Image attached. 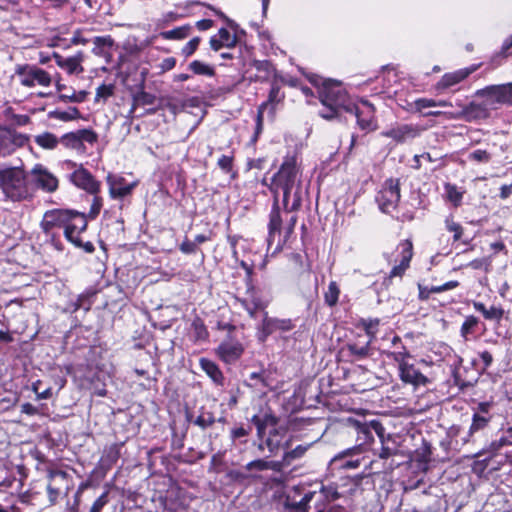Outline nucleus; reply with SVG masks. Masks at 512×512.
Segmentation results:
<instances>
[{
  "label": "nucleus",
  "instance_id": "f257e3e1",
  "mask_svg": "<svg viewBox=\"0 0 512 512\" xmlns=\"http://www.w3.org/2000/svg\"><path fill=\"white\" fill-rule=\"evenodd\" d=\"M302 157L298 149L288 150L278 171L273 175L270 190L274 196L283 193L285 213H294L301 207L303 191L300 184Z\"/></svg>",
  "mask_w": 512,
  "mask_h": 512
},
{
  "label": "nucleus",
  "instance_id": "f03ea898",
  "mask_svg": "<svg viewBox=\"0 0 512 512\" xmlns=\"http://www.w3.org/2000/svg\"><path fill=\"white\" fill-rule=\"evenodd\" d=\"M40 228L47 240L57 249L62 250L59 229L64 230L65 238L71 242H78V235L87 228V218L84 213L70 209H51L44 213Z\"/></svg>",
  "mask_w": 512,
  "mask_h": 512
},
{
  "label": "nucleus",
  "instance_id": "7ed1b4c3",
  "mask_svg": "<svg viewBox=\"0 0 512 512\" xmlns=\"http://www.w3.org/2000/svg\"><path fill=\"white\" fill-rule=\"evenodd\" d=\"M309 82L318 88L319 100L323 105L320 116L325 119H333L340 115L351 104L346 91L335 80L323 79L316 74H305Z\"/></svg>",
  "mask_w": 512,
  "mask_h": 512
},
{
  "label": "nucleus",
  "instance_id": "20e7f679",
  "mask_svg": "<svg viewBox=\"0 0 512 512\" xmlns=\"http://www.w3.org/2000/svg\"><path fill=\"white\" fill-rule=\"evenodd\" d=\"M349 423L356 432L358 444L335 455L333 457L334 463H337V461L349 455H362L374 442V434L379 438L382 437V432H385V428L381 422L375 419L363 422L355 419H349Z\"/></svg>",
  "mask_w": 512,
  "mask_h": 512
},
{
  "label": "nucleus",
  "instance_id": "39448f33",
  "mask_svg": "<svg viewBox=\"0 0 512 512\" xmlns=\"http://www.w3.org/2000/svg\"><path fill=\"white\" fill-rule=\"evenodd\" d=\"M0 187L5 196L12 201H21L29 197L23 174L13 168L0 169Z\"/></svg>",
  "mask_w": 512,
  "mask_h": 512
},
{
  "label": "nucleus",
  "instance_id": "423d86ee",
  "mask_svg": "<svg viewBox=\"0 0 512 512\" xmlns=\"http://www.w3.org/2000/svg\"><path fill=\"white\" fill-rule=\"evenodd\" d=\"M64 170H69L71 173L68 176L69 181L77 188L85 190L89 194H98L100 191V182L83 167L72 160H65L61 164Z\"/></svg>",
  "mask_w": 512,
  "mask_h": 512
},
{
  "label": "nucleus",
  "instance_id": "0eeeda50",
  "mask_svg": "<svg viewBox=\"0 0 512 512\" xmlns=\"http://www.w3.org/2000/svg\"><path fill=\"white\" fill-rule=\"evenodd\" d=\"M388 356L398 364L399 376L404 383L425 386L429 382L428 378L410 363L412 356L407 349H403V352L389 353Z\"/></svg>",
  "mask_w": 512,
  "mask_h": 512
},
{
  "label": "nucleus",
  "instance_id": "6e6552de",
  "mask_svg": "<svg viewBox=\"0 0 512 512\" xmlns=\"http://www.w3.org/2000/svg\"><path fill=\"white\" fill-rule=\"evenodd\" d=\"M15 75L19 78L20 84L28 88L48 87L52 83L50 74L35 64L16 65Z\"/></svg>",
  "mask_w": 512,
  "mask_h": 512
},
{
  "label": "nucleus",
  "instance_id": "1a4fd4ad",
  "mask_svg": "<svg viewBox=\"0 0 512 512\" xmlns=\"http://www.w3.org/2000/svg\"><path fill=\"white\" fill-rule=\"evenodd\" d=\"M400 200V183L399 179H387L381 190L376 196V202L380 210L384 213H390L397 207Z\"/></svg>",
  "mask_w": 512,
  "mask_h": 512
},
{
  "label": "nucleus",
  "instance_id": "9d476101",
  "mask_svg": "<svg viewBox=\"0 0 512 512\" xmlns=\"http://www.w3.org/2000/svg\"><path fill=\"white\" fill-rule=\"evenodd\" d=\"M458 109L452 112H445L447 119H464L466 121L484 120L490 117V109L484 102H470L467 105L457 103Z\"/></svg>",
  "mask_w": 512,
  "mask_h": 512
},
{
  "label": "nucleus",
  "instance_id": "9b49d317",
  "mask_svg": "<svg viewBox=\"0 0 512 512\" xmlns=\"http://www.w3.org/2000/svg\"><path fill=\"white\" fill-rule=\"evenodd\" d=\"M295 327L291 319H279L269 317L265 311L262 322L257 327V338L265 342L267 338L276 331L288 332Z\"/></svg>",
  "mask_w": 512,
  "mask_h": 512
},
{
  "label": "nucleus",
  "instance_id": "f8f14e48",
  "mask_svg": "<svg viewBox=\"0 0 512 512\" xmlns=\"http://www.w3.org/2000/svg\"><path fill=\"white\" fill-rule=\"evenodd\" d=\"M345 112L351 113L356 117L357 124L362 130L372 131L376 128L374 107L368 101H361L359 104L351 102Z\"/></svg>",
  "mask_w": 512,
  "mask_h": 512
},
{
  "label": "nucleus",
  "instance_id": "ddd939ff",
  "mask_svg": "<svg viewBox=\"0 0 512 512\" xmlns=\"http://www.w3.org/2000/svg\"><path fill=\"white\" fill-rule=\"evenodd\" d=\"M421 128L414 124H396L381 133L382 136L394 140L396 143H405L418 137Z\"/></svg>",
  "mask_w": 512,
  "mask_h": 512
},
{
  "label": "nucleus",
  "instance_id": "4468645a",
  "mask_svg": "<svg viewBox=\"0 0 512 512\" xmlns=\"http://www.w3.org/2000/svg\"><path fill=\"white\" fill-rule=\"evenodd\" d=\"M31 175L35 184L42 190L52 193L58 189V179L42 164H36L32 170Z\"/></svg>",
  "mask_w": 512,
  "mask_h": 512
},
{
  "label": "nucleus",
  "instance_id": "2eb2a0df",
  "mask_svg": "<svg viewBox=\"0 0 512 512\" xmlns=\"http://www.w3.org/2000/svg\"><path fill=\"white\" fill-rule=\"evenodd\" d=\"M243 352V344L232 338L222 341L216 349V354L227 364L236 362L242 356Z\"/></svg>",
  "mask_w": 512,
  "mask_h": 512
},
{
  "label": "nucleus",
  "instance_id": "dca6fc26",
  "mask_svg": "<svg viewBox=\"0 0 512 512\" xmlns=\"http://www.w3.org/2000/svg\"><path fill=\"white\" fill-rule=\"evenodd\" d=\"M238 33H244L239 28L230 32L227 28H220L218 32L210 37L209 44L212 50L219 51L222 48H234L238 42Z\"/></svg>",
  "mask_w": 512,
  "mask_h": 512
},
{
  "label": "nucleus",
  "instance_id": "f3484780",
  "mask_svg": "<svg viewBox=\"0 0 512 512\" xmlns=\"http://www.w3.org/2000/svg\"><path fill=\"white\" fill-rule=\"evenodd\" d=\"M398 249H400V262L390 270L387 280H391L394 277H402L410 265L413 256L412 242L403 240L399 243Z\"/></svg>",
  "mask_w": 512,
  "mask_h": 512
},
{
  "label": "nucleus",
  "instance_id": "a211bd4d",
  "mask_svg": "<svg viewBox=\"0 0 512 512\" xmlns=\"http://www.w3.org/2000/svg\"><path fill=\"white\" fill-rule=\"evenodd\" d=\"M477 68V65H472L470 67L462 68L454 72L445 73L436 83L435 89L437 91H444L448 88H451L465 80L470 74L476 71Z\"/></svg>",
  "mask_w": 512,
  "mask_h": 512
},
{
  "label": "nucleus",
  "instance_id": "6ab92c4d",
  "mask_svg": "<svg viewBox=\"0 0 512 512\" xmlns=\"http://www.w3.org/2000/svg\"><path fill=\"white\" fill-rule=\"evenodd\" d=\"M107 184L109 186V194L113 199H122L131 194L136 183H128L122 176L108 174Z\"/></svg>",
  "mask_w": 512,
  "mask_h": 512
},
{
  "label": "nucleus",
  "instance_id": "aec40b11",
  "mask_svg": "<svg viewBox=\"0 0 512 512\" xmlns=\"http://www.w3.org/2000/svg\"><path fill=\"white\" fill-rule=\"evenodd\" d=\"M282 229V215L279 207V197L274 196V201L272 209L269 214L268 223L267 242L269 246L272 245V243L274 242L276 235L281 234Z\"/></svg>",
  "mask_w": 512,
  "mask_h": 512
},
{
  "label": "nucleus",
  "instance_id": "412c9836",
  "mask_svg": "<svg viewBox=\"0 0 512 512\" xmlns=\"http://www.w3.org/2000/svg\"><path fill=\"white\" fill-rule=\"evenodd\" d=\"M493 456H504L509 458L512 455V427L508 428L499 438L490 443L487 450Z\"/></svg>",
  "mask_w": 512,
  "mask_h": 512
},
{
  "label": "nucleus",
  "instance_id": "4be33fe9",
  "mask_svg": "<svg viewBox=\"0 0 512 512\" xmlns=\"http://www.w3.org/2000/svg\"><path fill=\"white\" fill-rule=\"evenodd\" d=\"M475 96L483 99L488 108L496 109L498 105H503L501 85H488L484 88L478 89Z\"/></svg>",
  "mask_w": 512,
  "mask_h": 512
},
{
  "label": "nucleus",
  "instance_id": "5701e85b",
  "mask_svg": "<svg viewBox=\"0 0 512 512\" xmlns=\"http://www.w3.org/2000/svg\"><path fill=\"white\" fill-rule=\"evenodd\" d=\"M301 496L299 501L295 502L293 498L285 499V506L293 512H308L309 503L315 499L316 491H310L306 487L302 486Z\"/></svg>",
  "mask_w": 512,
  "mask_h": 512
},
{
  "label": "nucleus",
  "instance_id": "b1692460",
  "mask_svg": "<svg viewBox=\"0 0 512 512\" xmlns=\"http://www.w3.org/2000/svg\"><path fill=\"white\" fill-rule=\"evenodd\" d=\"M371 339L358 340L347 343L348 352L355 360H363L372 355Z\"/></svg>",
  "mask_w": 512,
  "mask_h": 512
},
{
  "label": "nucleus",
  "instance_id": "393cba45",
  "mask_svg": "<svg viewBox=\"0 0 512 512\" xmlns=\"http://www.w3.org/2000/svg\"><path fill=\"white\" fill-rule=\"evenodd\" d=\"M53 58L55 59L56 64L66 70L69 74L82 72L83 68L81 67V57H67L64 58L58 53H53Z\"/></svg>",
  "mask_w": 512,
  "mask_h": 512
},
{
  "label": "nucleus",
  "instance_id": "a878e982",
  "mask_svg": "<svg viewBox=\"0 0 512 512\" xmlns=\"http://www.w3.org/2000/svg\"><path fill=\"white\" fill-rule=\"evenodd\" d=\"M120 457V445L112 444L106 447L99 460V466L102 470L108 471L118 461Z\"/></svg>",
  "mask_w": 512,
  "mask_h": 512
},
{
  "label": "nucleus",
  "instance_id": "bb28decb",
  "mask_svg": "<svg viewBox=\"0 0 512 512\" xmlns=\"http://www.w3.org/2000/svg\"><path fill=\"white\" fill-rule=\"evenodd\" d=\"M201 369L210 377V379L217 385L224 384V375L218 365L207 358H201L199 361Z\"/></svg>",
  "mask_w": 512,
  "mask_h": 512
},
{
  "label": "nucleus",
  "instance_id": "cd10ccee",
  "mask_svg": "<svg viewBox=\"0 0 512 512\" xmlns=\"http://www.w3.org/2000/svg\"><path fill=\"white\" fill-rule=\"evenodd\" d=\"M340 497V494L337 490V487L334 485L323 486L319 492H316V512H324L325 506L324 504H318V502H322L326 500L328 502L337 500Z\"/></svg>",
  "mask_w": 512,
  "mask_h": 512
},
{
  "label": "nucleus",
  "instance_id": "c85d7f7f",
  "mask_svg": "<svg viewBox=\"0 0 512 512\" xmlns=\"http://www.w3.org/2000/svg\"><path fill=\"white\" fill-rule=\"evenodd\" d=\"M381 442V449L378 454L381 459H388L389 457L398 453V445L391 434H387L386 431L382 432V437H379Z\"/></svg>",
  "mask_w": 512,
  "mask_h": 512
},
{
  "label": "nucleus",
  "instance_id": "c756f323",
  "mask_svg": "<svg viewBox=\"0 0 512 512\" xmlns=\"http://www.w3.org/2000/svg\"><path fill=\"white\" fill-rule=\"evenodd\" d=\"M284 436L285 432L277 428H273V430L269 432V435L265 440V445L268 448L270 454H276L278 452L282 446Z\"/></svg>",
  "mask_w": 512,
  "mask_h": 512
},
{
  "label": "nucleus",
  "instance_id": "7c9ffc66",
  "mask_svg": "<svg viewBox=\"0 0 512 512\" xmlns=\"http://www.w3.org/2000/svg\"><path fill=\"white\" fill-rule=\"evenodd\" d=\"M473 307L476 311L481 312L487 320L500 321L504 314V310L501 307L491 306L487 309L481 302H474Z\"/></svg>",
  "mask_w": 512,
  "mask_h": 512
},
{
  "label": "nucleus",
  "instance_id": "2f4dec72",
  "mask_svg": "<svg viewBox=\"0 0 512 512\" xmlns=\"http://www.w3.org/2000/svg\"><path fill=\"white\" fill-rule=\"evenodd\" d=\"M192 29L193 27L191 25L185 24L171 30L162 31L160 36L166 40H182L190 35Z\"/></svg>",
  "mask_w": 512,
  "mask_h": 512
},
{
  "label": "nucleus",
  "instance_id": "473e14b6",
  "mask_svg": "<svg viewBox=\"0 0 512 512\" xmlns=\"http://www.w3.org/2000/svg\"><path fill=\"white\" fill-rule=\"evenodd\" d=\"M48 117L50 119L68 122L80 118V112L76 107H69L67 110L55 109L48 112Z\"/></svg>",
  "mask_w": 512,
  "mask_h": 512
},
{
  "label": "nucleus",
  "instance_id": "72a5a7b5",
  "mask_svg": "<svg viewBox=\"0 0 512 512\" xmlns=\"http://www.w3.org/2000/svg\"><path fill=\"white\" fill-rule=\"evenodd\" d=\"M34 141L39 147L46 150L55 149L60 142L57 136L51 132H43L41 134L36 135L34 137Z\"/></svg>",
  "mask_w": 512,
  "mask_h": 512
},
{
  "label": "nucleus",
  "instance_id": "f704fd0d",
  "mask_svg": "<svg viewBox=\"0 0 512 512\" xmlns=\"http://www.w3.org/2000/svg\"><path fill=\"white\" fill-rule=\"evenodd\" d=\"M251 422L256 426L257 428V435L259 438H262L265 434V430L268 426H275L277 423V420L272 415H265L264 417H260L258 415H254L251 418Z\"/></svg>",
  "mask_w": 512,
  "mask_h": 512
},
{
  "label": "nucleus",
  "instance_id": "c9c22d12",
  "mask_svg": "<svg viewBox=\"0 0 512 512\" xmlns=\"http://www.w3.org/2000/svg\"><path fill=\"white\" fill-rule=\"evenodd\" d=\"M216 422L215 416L212 412L207 411L204 407H201L199 410V415L195 418L193 423L200 427L202 430H205L211 427Z\"/></svg>",
  "mask_w": 512,
  "mask_h": 512
},
{
  "label": "nucleus",
  "instance_id": "e433bc0d",
  "mask_svg": "<svg viewBox=\"0 0 512 512\" xmlns=\"http://www.w3.org/2000/svg\"><path fill=\"white\" fill-rule=\"evenodd\" d=\"M245 385L254 389H262L268 386L264 371L252 372L249 374Z\"/></svg>",
  "mask_w": 512,
  "mask_h": 512
},
{
  "label": "nucleus",
  "instance_id": "4c0bfd02",
  "mask_svg": "<svg viewBox=\"0 0 512 512\" xmlns=\"http://www.w3.org/2000/svg\"><path fill=\"white\" fill-rule=\"evenodd\" d=\"M361 460V455H349L337 461V463H334L332 458L330 464L340 469H356L360 466Z\"/></svg>",
  "mask_w": 512,
  "mask_h": 512
},
{
  "label": "nucleus",
  "instance_id": "58836bf2",
  "mask_svg": "<svg viewBox=\"0 0 512 512\" xmlns=\"http://www.w3.org/2000/svg\"><path fill=\"white\" fill-rule=\"evenodd\" d=\"M489 421L490 417L481 415L479 413H474L468 435L472 436L476 432L484 430L488 426Z\"/></svg>",
  "mask_w": 512,
  "mask_h": 512
},
{
  "label": "nucleus",
  "instance_id": "ea45409f",
  "mask_svg": "<svg viewBox=\"0 0 512 512\" xmlns=\"http://www.w3.org/2000/svg\"><path fill=\"white\" fill-rule=\"evenodd\" d=\"M340 295V289L335 281H331L328 285L327 290L324 292V301L329 307H333L337 304Z\"/></svg>",
  "mask_w": 512,
  "mask_h": 512
},
{
  "label": "nucleus",
  "instance_id": "a19ab883",
  "mask_svg": "<svg viewBox=\"0 0 512 512\" xmlns=\"http://www.w3.org/2000/svg\"><path fill=\"white\" fill-rule=\"evenodd\" d=\"M279 466L278 462L265 461L263 459H256L246 464L245 469L247 471L258 470L264 471L268 469L277 470Z\"/></svg>",
  "mask_w": 512,
  "mask_h": 512
},
{
  "label": "nucleus",
  "instance_id": "79ce46f5",
  "mask_svg": "<svg viewBox=\"0 0 512 512\" xmlns=\"http://www.w3.org/2000/svg\"><path fill=\"white\" fill-rule=\"evenodd\" d=\"M448 200L455 206L458 207L462 203L463 191H461L456 185L447 183L444 186Z\"/></svg>",
  "mask_w": 512,
  "mask_h": 512
},
{
  "label": "nucleus",
  "instance_id": "37998d69",
  "mask_svg": "<svg viewBox=\"0 0 512 512\" xmlns=\"http://www.w3.org/2000/svg\"><path fill=\"white\" fill-rule=\"evenodd\" d=\"M310 446H311V444L298 445L294 449L284 453L283 459H282L283 463L290 465L292 463V461L303 457Z\"/></svg>",
  "mask_w": 512,
  "mask_h": 512
},
{
  "label": "nucleus",
  "instance_id": "c03bdc74",
  "mask_svg": "<svg viewBox=\"0 0 512 512\" xmlns=\"http://www.w3.org/2000/svg\"><path fill=\"white\" fill-rule=\"evenodd\" d=\"M189 68L194 74H197V75H205V76L212 77L215 74L213 67H211L199 60L192 61L189 64Z\"/></svg>",
  "mask_w": 512,
  "mask_h": 512
},
{
  "label": "nucleus",
  "instance_id": "a18cd8bd",
  "mask_svg": "<svg viewBox=\"0 0 512 512\" xmlns=\"http://www.w3.org/2000/svg\"><path fill=\"white\" fill-rule=\"evenodd\" d=\"M60 142L67 148L82 150L80 140L76 131L64 134Z\"/></svg>",
  "mask_w": 512,
  "mask_h": 512
},
{
  "label": "nucleus",
  "instance_id": "49530a36",
  "mask_svg": "<svg viewBox=\"0 0 512 512\" xmlns=\"http://www.w3.org/2000/svg\"><path fill=\"white\" fill-rule=\"evenodd\" d=\"M468 160L475 163L486 164L490 162L492 155L484 149H476L467 156Z\"/></svg>",
  "mask_w": 512,
  "mask_h": 512
},
{
  "label": "nucleus",
  "instance_id": "de8ad7c7",
  "mask_svg": "<svg viewBox=\"0 0 512 512\" xmlns=\"http://www.w3.org/2000/svg\"><path fill=\"white\" fill-rule=\"evenodd\" d=\"M80 140L82 150H84V143L93 145L98 140L97 133L92 129H80L76 131Z\"/></svg>",
  "mask_w": 512,
  "mask_h": 512
},
{
  "label": "nucleus",
  "instance_id": "09e8293b",
  "mask_svg": "<svg viewBox=\"0 0 512 512\" xmlns=\"http://www.w3.org/2000/svg\"><path fill=\"white\" fill-rule=\"evenodd\" d=\"M92 305L89 294H80L77 299L71 302L70 307L72 312H76L79 309H84L88 311Z\"/></svg>",
  "mask_w": 512,
  "mask_h": 512
},
{
  "label": "nucleus",
  "instance_id": "8fccbe9b",
  "mask_svg": "<svg viewBox=\"0 0 512 512\" xmlns=\"http://www.w3.org/2000/svg\"><path fill=\"white\" fill-rule=\"evenodd\" d=\"M266 108H267V103H262L258 108L256 119H255V122H256L255 123V132L251 139L252 142H256L259 135L263 131V114H264V110Z\"/></svg>",
  "mask_w": 512,
  "mask_h": 512
},
{
  "label": "nucleus",
  "instance_id": "3c124183",
  "mask_svg": "<svg viewBox=\"0 0 512 512\" xmlns=\"http://www.w3.org/2000/svg\"><path fill=\"white\" fill-rule=\"evenodd\" d=\"M445 227L449 232L453 233L454 241H458L461 238L463 234V227L459 223L455 222L452 217H447L445 219Z\"/></svg>",
  "mask_w": 512,
  "mask_h": 512
},
{
  "label": "nucleus",
  "instance_id": "603ef678",
  "mask_svg": "<svg viewBox=\"0 0 512 512\" xmlns=\"http://www.w3.org/2000/svg\"><path fill=\"white\" fill-rule=\"evenodd\" d=\"M361 324L366 332L367 339H371V341H373L377 333L379 319H363L361 320Z\"/></svg>",
  "mask_w": 512,
  "mask_h": 512
},
{
  "label": "nucleus",
  "instance_id": "864d4df0",
  "mask_svg": "<svg viewBox=\"0 0 512 512\" xmlns=\"http://www.w3.org/2000/svg\"><path fill=\"white\" fill-rule=\"evenodd\" d=\"M153 99H154V97L152 95H149L145 91H142V92L138 93L134 97V104L132 105L129 114L132 115L135 112L136 106L138 104H141V105L152 104L153 103Z\"/></svg>",
  "mask_w": 512,
  "mask_h": 512
},
{
  "label": "nucleus",
  "instance_id": "5fc2aeb1",
  "mask_svg": "<svg viewBox=\"0 0 512 512\" xmlns=\"http://www.w3.org/2000/svg\"><path fill=\"white\" fill-rule=\"evenodd\" d=\"M467 267L488 272L491 267V259L489 257L474 259L467 264Z\"/></svg>",
  "mask_w": 512,
  "mask_h": 512
},
{
  "label": "nucleus",
  "instance_id": "6e6d98bb",
  "mask_svg": "<svg viewBox=\"0 0 512 512\" xmlns=\"http://www.w3.org/2000/svg\"><path fill=\"white\" fill-rule=\"evenodd\" d=\"M114 93L113 84H102L96 90L95 101L107 100Z\"/></svg>",
  "mask_w": 512,
  "mask_h": 512
},
{
  "label": "nucleus",
  "instance_id": "4d7b16f0",
  "mask_svg": "<svg viewBox=\"0 0 512 512\" xmlns=\"http://www.w3.org/2000/svg\"><path fill=\"white\" fill-rule=\"evenodd\" d=\"M218 167L225 173H232V177H235L233 172V156L222 155L217 162Z\"/></svg>",
  "mask_w": 512,
  "mask_h": 512
},
{
  "label": "nucleus",
  "instance_id": "13d9d810",
  "mask_svg": "<svg viewBox=\"0 0 512 512\" xmlns=\"http://www.w3.org/2000/svg\"><path fill=\"white\" fill-rule=\"evenodd\" d=\"M477 324L478 319L475 316H467L461 326L462 337L467 338V335L473 331Z\"/></svg>",
  "mask_w": 512,
  "mask_h": 512
},
{
  "label": "nucleus",
  "instance_id": "bf43d9fd",
  "mask_svg": "<svg viewBox=\"0 0 512 512\" xmlns=\"http://www.w3.org/2000/svg\"><path fill=\"white\" fill-rule=\"evenodd\" d=\"M93 195H94V197L92 200L90 211L88 213V217L90 219H95L99 215L101 208L103 206L102 198L97 196V194H93Z\"/></svg>",
  "mask_w": 512,
  "mask_h": 512
},
{
  "label": "nucleus",
  "instance_id": "052dcab7",
  "mask_svg": "<svg viewBox=\"0 0 512 512\" xmlns=\"http://www.w3.org/2000/svg\"><path fill=\"white\" fill-rule=\"evenodd\" d=\"M250 434V428H245L243 425L233 427L230 431V439L235 443L237 439L245 438Z\"/></svg>",
  "mask_w": 512,
  "mask_h": 512
},
{
  "label": "nucleus",
  "instance_id": "680f3d73",
  "mask_svg": "<svg viewBox=\"0 0 512 512\" xmlns=\"http://www.w3.org/2000/svg\"><path fill=\"white\" fill-rule=\"evenodd\" d=\"M201 39L200 37H194L191 40H189L184 47L182 48L181 52L185 57H189L197 50L199 43Z\"/></svg>",
  "mask_w": 512,
  "mask_h": 512
},
{
  "label": "nucleus",
  "instance_id": "e2e57ef3",
  "mask_svg": "<svg viewBox=\"0 0 512 512\" xmlns=\"http://www.w3.org/2000/svg\"><path fill=\"white\" fill-rule=\"evenodd\" d=\"M87 96V92L86 91H80L78 93H73L71 95H67V94H61L59 96V99L63 102H76V103H80V102H83L85 100Z\"/></svg>",
  "mask_w": 512,
  "mask_h": 512
},
{
  "label": "nucleus",
  "instance_id": "0e129e2a",
  "mask_svg": "<svg viewBox=\"0 0 512 512\" xmlns=\"http://www.w3.org/2000/svg\"><path fill=\"white\" fill-rule=\"evenodd\" d=\"M500 85L502 91L503 105L512 106V82Z\"/></svg>",
  "mask_w": 512,
  "mask_h": 512
},
{
  "label": "nucleus",
  "instance_id": "69168bd1",
  "mask_svg": "<svg viewBox=\"0 0 512 512\" xmlns=\"http://www.w3.org/2000/svg\"><path fill=\"white\" fill-rule=\"evenodd\" d=\"M282 98H283V95L281 94L280 87L276 84L272 85L270 92H269L268 101L266 102L267 106L269 104L280 102L282 100Z\"/></svg>",
  "mask_w": 512,
  "mask_h": 512
},
{
  "label": "nucleus",
  "instance_id": "338daca9",
  "mask_svg": "<svg viewBox=\"0 0 512 512\" xmlns=\"http://www.w3.org/2000/svg\"><path fill=\"white\" fill-rule=\"evenodd\" d=\"M297 223V215L292 214L290 218L288 219L287 223L283 226L284 230V242L291 236V234L294 231L295 225Z\"/></svg>",
  "mask_w": 512,
  "mask_h": 512
},
{
  "label": "nucleus",
  "instance_id": "774afa93",
  "mask_svg": "<svg viewBox=\"0 0 512 512\" xmlns=\"http://www.w3.org/2000/svg\"><path fill=\"white\" fill-rule=\"evenodd\" d=\"M107 501V493H103L94 501L89 512H101Z\"/></svg>",
  "mask_w": 512,
  "mask_h": 512
}]
</instances>
